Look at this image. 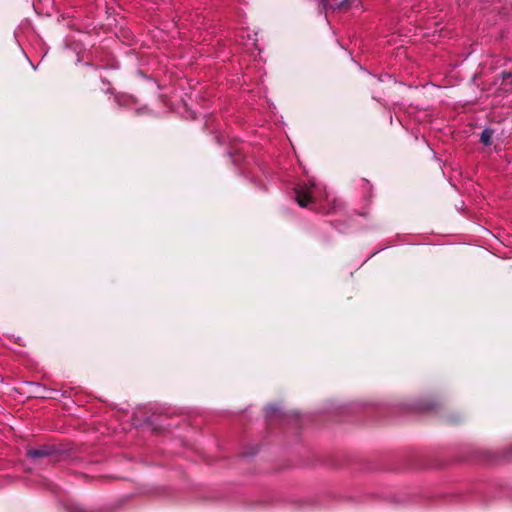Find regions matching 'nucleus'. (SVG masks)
<instances>
[{"label":"nucleus","mask_w":512,"mask_h":512,"mask_svg":"<svg viewBox=\"0 0 512 512\" xmlns=\"http://www.w3.org/2000/svg\"><path fill=\"white\" fill-rule=\"evenodd\" d=\"M294 193L298 205L303 208L308 207L309 204H318L320 211L331 213L340 206L339 201L330 200L325 189L314 180L297 185L294 188Z\"/></svg>","instance_id":"f257e3e1"},{"label":"nucleus","mask_w":512,"mask_h":512,"mask_svg":"<svg viewBox=\"0 0 512 512\" xmlns=\"http://www.w3.org/2000/svg\"><path fill=\"white\" fill-rule=\"evenodd\" d=\"M351 0H320V5L324 11L345 10L349 7Z\"/></svg>","instance_id":"f03ea898"},{"label":"nucleus","mask_w":512,"mask_h":512,"mask_svg":"<svg viewBox=\"0 0 512 512\" xmlns=\"http://www.w3.org/2000/svg\"><path fill=\"white\" fill-rule=\"evenodd\" d=\"M55 450L50 446H42L40 448L29 449L27 451V457L33 460L48 458L50 457Z\"/></svg>","instance_id":"7ed1b4c3"},{"label":"nucleus","mask_w":512,"mask_h":512,"mask_svg":"<svg viewBox=\"0 0 512 512\" xmlns=\"http://www.w3.org/2000/svg\"><path fill=\"white\" fill-rule=\"evenodd\" d=\"M117 103L122 107H131L135 104L134 97L130 95H120L116 97Z\"/></svg>","instance_id":"20e7f679"},{"label":"nucleus","mask_w":512,"mask_h":512,"mask_svg":"<svg viewBox=\"0 0 512 512\" xmlns=\"http://www.w3.org/2000/svg\"><path fill=\"white\" fill-rule=\"evenodd\" d=\"M492 136H493V130L489 129V128H486L482 131L481 133V136H480V141L488 146L491 144V139H492Z\"/></svg>","instance_id":"39448f33"},{"label":"nucleus","mask_w":512,"mask_h":512,"mask_svg":"<svg viewBox=\"0 0 512 512\" xmlns=\"http://www.w3.org/2000/svg\"><path fill=\"white\" fill-rule=\"evenodd\" d=\"M280 411V408L277 405H269L266 407V415L271 417L277 414Z\"/></svg>","instance_id":"423d86ee"},{"label":"nucleus","mask_w":512,"mask_h":512,"mask_svg":"<svg viewBox=\"0 0 512 512\" xmlns=\"http://www.w3.org/2000/svg\"><path fill=\"white\" fill-rule=\"evenodd\" d=\"M413 409L419 410V411L430 410V409H433V406L430 404L419 403Z\"/></svg>","instance_id":"0eeeda50"}]
</instances>
